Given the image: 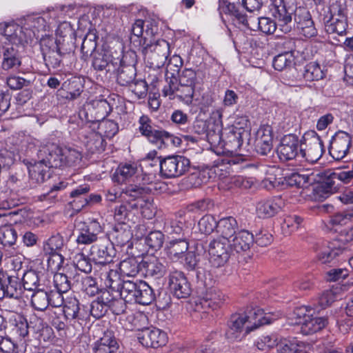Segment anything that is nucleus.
<instances>
[{
	"mask_svg": "<svg viewBox=\"0 0 353 353\" xmlns=\"http://www.w3.org/2000/svg\"><path fill=\"white\" fill-rule=\"evenodd\" d=\"M270 12L274 20L269 17H248L242 29L260 30L266 34H273L277 28L284 34L292 31L294 28L292 10L286 7L283 0H274Z\"/></svg>",
	"mask_w": 353,
	"mask_h": 353,
	"instance_id": "f257e3e1",
	"label": "nucleus"
},
{
	"mask_svg": "<svg viewBox=\"0 0 353 353\" xmlns=\"http://www.w3.org/2000/svg\"><path fill=\"white\" fill-rule=\"evenodd\" d=\"M271 323L270 317L260 308H254L248 313H235L228 321L226 337L231 341L240 340L242 336L263 325Z\"/></svg>",
	"mask_w": 353,
	"mask_h": 353,
	"instance_id": "f03ea898",
	"label": "nucleus"
},
{
	"mask_svg": "<svg viewBox=\"0 0 353 353\" xmlns=\"http://www.w3.org/2000/svg\"><path fill=\"white\" fill-rule=\"evenodd\" d=\"M138 123L139 132L160 150L170 146L177 147L181 143L180 138L163 129L155 128L152 120L147 115H142Z\"/></svg>",
	"mask_w": 353,
	"mask_h": 353,
	"instance_id": "7ed1b4c3",
	"label": "nucleus"
},
{
	"mask_svg": "<svg viewBox=\"0 0 353 353\" xmlns=\"http://www.w3.org/2000/svg\"><path fill=\"white\" fill-rule=\"evenodd\" d=\"M142 46L144 59L150 68L159 69L165 65L170 54V44L167 41L159 39L153 43L147 42L145 37Z\"/></svg>",
	"mask_w": 353,
	"mask_h": 353,
	"instance_id": "20e7f679",
	"label": "nucleus"
},
{
	"mask_svg": "<svg viewBox=\"0 0 353 353\" xmlns=\"http://www.w3.org/2000/svg\"><path fill=\"white\" fill-rule=\"evenodd\" d=\"M324 152L321 139L314 131L305 132L301 139L300 156L307 161L316 163Z\"/></svg>",
	"mask_w": 353,
	"mask_h": 353,
	"instance_id": "39448f33",
	"label": "nucleus"
},
{
	"mask_svg": "<svg viewBox=\"0 0 353 353\" xmlns=\"http://www.w3.org/2000/svg\"><path fill=\"white\" fill-rule=\"evenodd\" d=\"M160 172L165 178H176L184 174L190 168V160L181 155H171L160 160Z\"/></svg>",
	"mask_w": 353,
	"mask_h": 353,
	"instance_id": "423d86ee",
	"label": "nucleus"
},
{
	"mask_svg": "<svg viewBox=\"0 0 353 353\" xmlns=\"http://www.w3.org/2000/svg\"><path fill=\"white\" fill-rule=\"evenodd\" d=\"M312 309L309 307H301L297 310L299 316L300 330L304 335L312 334L323 329L327 323L324 317L314 316Z\"/></svg>",
	"mask_w": 353,
	"mask_h": 353,
	"instance_id": "0eeeda50",
	"label": "nucleus"
},
{
	"mask_svg": "<svg viewBox=\"0 0 353 353\" xmlns=\"http://www.w3.org/2000/svg\"><path fill=\"white\" fill-rule=\"evenodd\" d=\"M168 288L174 296L187 299L192 293L191 284L182 271L174 270L168 275Z\"/></svg>",
	"mask_w": 353,
	"mask_h": 353,
	"instance_id": "6e6552de",
	"label": "nucleus"
},
{
	"mask_svg": "<svg viewBox=\"0 0 353 353\" xmlns=\"http://www.w3.org/2000/svg\"><path fill=\"white\" fill-rule=\"evenodd\" d=\"M229 243L224 239H213L209 244V261L214 268L223 266L229 260Z\"/></svg>",
	"mask_w": 353,
	"mask_h": 353,
	"instance_id": "1a4fd4ad",
	"label": "nucleus"
},
{
	"mask_svg": "<svg viewBox=\"0 0 353 353\" xmlns=\"http://www.w3.org/2000/svg\"><path fill=\"white\" fill-rule=\"evenodd\" d=\"M38 158L46 168H63V148L54 143L46 145L39 150Z\"/></svg>",
	"mask_w": 353,
	"mask_h": 353,
	"instance_id": "9d476101",
	"label": "nucleus"
},
{
	"mask_svg": "<svg viewBox=\"0 0 353 353\" xmlns=\"http://www.w3.org/2000/svg\"><path fill=\"white\" fill-rule=\"evenodd\" d=\"M301 141L297 136L290 134L284 136L277 148L278 155L282 161L292 160L300 156Z\"/></svg>",
	"mask_w": 353,
	"mask_h": 353,
	"instance_id": "9b49d317",
	"label": "nucleus"
},
{
	"mask_svg": "<svg viewBox=\"0 0 353 353\" xmlns=\"http://www.w3.org/2000/svg\"><path fill=\"white\" fill-rule=\"evenodd\" d=\"M22 293L23 289L19 278L0 270V299L6 296L18 299Z\"/></svg>",
	"mask_w": 353,
	"mask_h": 353,
	"instance_id": "f8f14e48",
	"label": "nucleus"
},
{
	"mask_svg": "<svg viewBox=\"0 0 353 353\" xmlns=\"http://www.w3.org/2000/svg\"><path fill=\"white\" fill-rule=\"evenodd\" d=\"M100 223L92 220L88 223H81L78 226V235L76 241L79 245H89L97 240L98 235L102 232Z\"/></svg>",
	"mask_w": 353,
	"mask_h": 353,
	"instance_id": "ddd939ff",
	"label": "nucleus"
},
{
	"mask_svg": "<svg viewBox=\"0 0 353 353\" xmlns=\"http://www.w3.org/2000/svg\"><path fill=\"white\" fill-rule=\"evenodd\" d=\"M1 70L7 72L17 71L21 65L22 57L17 45L7 44L2 47Z\"/></svg>",
	"mask_w": 353,
	"mask_h": 353,
	"instance_id": "4468645a",
	"label": "nucleus"
},
{
	"mask_svg": "<svg viewBox=\"0 0 353 353\" xmlns=\"http://www.w3.org/2000/svg\"><path fill=\"white\" fill-rule=\"evenodd\" d=\"M352 143L351 136L343 131H339L333 137L330 146V153L336 160L344 158L349 152Z\"/></svg>",
	"mask_w": 353,
	"mask_h": 353,
	"instance_id": "2eb2a0df",
	"label": "nucleus"
},
{
	"mask_svg": "<svg viewBox=\"0 0 353 353\" xmlns=\"http://www.w3.org/2000/svg\"><path fill=\"white\" fill-rule=\"evenodd\" d=\"M64 318L74 323H77L82 325L89 319V314L84 307H81L79 301L75 298H70L63 307Z\"/></svg>",
	"mask_w": 353,
	"mask_h": 353,
	"instance_id": "dca6fc26",
	"label": "nucleus"
},
{
	"mask_svg": "<svg viewBox=\"0 0 353 353\" xmlns=\"http://www.w3.org/2000/svg\"><path fill=\"white\" fill-rule=\"evenodd\" d=\"M90 254L92 261L99 268H102L105 265H110L114 256L113 247L108 241L103 243H97L91 247Z\"/></svg>",
	"mask_w": 353,
	"mask_h": 353,
	"instance_id": "f3484780",
	"label": "nucleus"
},
{
	"mask_svg": "<svg viewBox=\"0 0 353 353\" xmlns=\"http://www.w3.org/2000/svg\"><path fill=\"white\" fill-rule=\"evenodd\" d=\"M138 339L143 346L153 348L164 346L168 342L167 334L157 328L143 330Z\"/></svg>",
	"mask_w": 353,
	"mask_h": 353,
	"instance_id": "a211bd4d",
	"label": "nucleus"
},
{
	"mask_svg": "<svg viewBox=\"0 0 353 353\" xmlns=\"http://www.w3.org/2000/svg\"><path fill=\"white\" fill-rule=\"evenodd\" d=\"M337 241L323 242L316 248L318 260L322 263H334L343 252Z\"/></svg>",
	"mask_w": 353,
	"mask_h": 353,
	"instance_id": "6ab92c4d",
	"label": "nucleus"
},
{
	"mask_svg": "<svg viewBox=\"0 0 353 353\" xmlns=\"http://www.w3.org/2000/svg\"><path fill=\"white\" fill-rule=\"evenodd\" d=\"M225 295L217 288L208 289L196 303L197 309L199 307L203 309L212 310L221 307L225 302Z\"/></svg>",
	"mask_w": 353,
	"mask_h": 353,
	"instance_id": "aec40b11",
	"label": "nucleus"
},
{
	"mask_svg": "<svg viewBox=\"0 0 353 353\" xmlns=\"http://www.w3.org/2000/svg\"><path fill=\"white\" fill-rule=\"evenodd\" d=\"M141 272L146 276H153L159 279L166 272L165 261L154 256L143 258L141 260Z\"/></svg>",
	"mask_w": 353,
	"mask_h": 353,
	"instance_id": "412c9836",
	"label": "nucleus"
},
{
	"mask_svg": "<svg viewBox=\"0 0 353 353\" xmlns=\"http://www.w3.org/2000/svg\"><path fill=\"white\" fill-rule=\"evenodd\" d=\"M0 34L5 37L10 45L27 43L23 27L15 23H0Z\"/></svg>",
	"mask_w": 353,
	"mask_h": 353,
	"instance_id": "4be33fe9",
	"label": "nucleus"
},
{
	"mask_svg": "<svg viewBox=\"0 0 353 353\" xmlns=\"http://www.w3.org/2000/svg\"><path fill=\"white\" fill-rule=\"evenodd\" d=\"M254 242V235L247 230H241L228 243L230 248L237 253L248 251Z\"/></svg>",
	"mask_w": 353,
	"mask_h": 353,
	"instance_id": "5701e85b",
	"label": "nucleus"
},
{
	"mask_svg": "<svg viewBox=\"0 0 353 353\" xmlns=\"http://www.w3.org/2000/svg\"><path fill=\"white\" fill-rule=\"evenodd\" d=\"M189 249V241L186 237L178 238L168 241L165 251L168 257L172 261H181Z\"/></svg>",
	"mask_w": 353,
	"mask_h": 353,
	"instance_id": "b1692460",
	"label": "nucleus"
},
{
	"mask_svg": "<svg viewBox=\"0 0 353 353\" xmlns=\"http://www.w3.org/2000/svg\"><path fill=\"white\" fill-rule=\"evenodd\" d=\"M119 343L112 331L106 330L100 339L94 343V353H116Z\"/></svg>",
	"mask_w": 353,
	"mask_h": 353,
	"instance_id": "393cba45",
	"label": "nucleus"
},
{
	"mask_svg": "<svg viewBox=\"0 0 353 353\" xmlns=\"http://www.w3.org/2000/svg\"><path fill=\"white\" fill-rule=\"evenodd\" d=\"M119 59H112L110 54L103 52H95L92 56V65L97 71L114 72L117 70Z\"/></svg>",
	"mask_w": 353,
	"mask_h": 353,
	"instance_id": "a878e982",
	"label": "nucleus"
},
{
	"mask_svg": "<svg viewBox=\"0 0 353 353\" xmlns=\"http://www.w3.org/2000/svg\"><path fill=\"white\" fill-rule=\"evenodd\" d=\"M25 31L27 43L32 41L34 37L39 38V32L46 31L48 25L46 19L42 17H28L23 26Z\"/></svg>",
	"mask_w": 353,
	"mask_h": 353,
	"instance_id": "bb28decb",
	"label": "nucleus"
},
{
	"mask_svg": "<svg viewBox=\"0 0 353 353\" xmlns=\"http://www.w3.org/2000/svg\"><path fill=\"white\" fill-rule=\"evenodd\" d=\"M128 54H123L121 60H119V67L117 81L122 86H128L135 80L137 74L136 68L133 62L126 63Z\"/></svg>",
	"mask_w": 353,
	"mask_h": 353,
	"instance_id": "cd10ccee",
	"label": "nucleus"
},
{
	"mask_svg": "<svg viewBox=\"0 0 353 353\" xmlns=\"http://www.w3.org/2000/svg\"><path fill=\"white\" fill-rule=\"evenodd\" d=\"M284 201L281 196L261 201L256 205L259 216L268 218L274 216L283 206Z\"/></svg>",
	"mask_w": 353,
	"mask_h": 353,
	"instance_id": "c85d7f7f",
	"label": "nucleus"
},
{
	"mask_svg": "<svg viewBox=\"0 0 353 353\" xmlns=\"http://www.w3.org/2000/svg\"><path fill=\"white\" fill-rule=\"evenodd\" d=\"M41 46L43 59L47 67L52 68H59L65 56L59 53L52 46L48 44L46 38L41 39Z\"/></svg>",
	"mask_w": 353,
	"mask_h": 353,
	"instance_id": "c756f323",
	"label": "nucleus"
},
{
	"mask_svg": "<svg viewBox=\"0 0 353 353\" xmlns=\"http://www.w3.org/2000/svg\"><path fill=\"white\" fill-rule=\"evenodd\" d=\"M256 151L262 155H266L272 148V134L270 126L259 128L256 139Z\"/></svg>",
	"mask_w": 353,
	"mask_h": 353,
	"instance_id": "7c9ffc66",
	"label": "nucleus"
},
{
	"mask_svg": "<svg viewBox=\"0 0 353 353\" xmlns=\"http://www.w3.org/2000/svg\"><path fill=\"white\" fill-rule=\"evenodd\" d=\"M99 270L101 271L100 277L104 281L106 287L112 291L119 292L121 288L123 281L121 280L117 270L112 269L110 265H105Z\"/></svg>",
	"mask_w": 353,
	"mask_h": 353,
	"instance_id": "2f4dec72",
	"label": "nucleus"
},
{
	"mask_svg": "<svg viewBox=\"0 0 353 353\" xmlns=\"http://www.w3.org/2000/svg\"><path fill=\"white\" fill-rule=\"evenodd\" d=\"M112 292L110 290H101V295L97 299L107 307L111 309L113 313L118 315L125 311V305L121 298L120 299H117Z\"/></svg>",
	"mask_w": 353,
	"mask_h": 353,
	"instance_id": "473e14b6",
	"label": "nucleus"
},
{
	"mask_svg": "<svg viewBox=\"0 0 353 353\" xmlns=\"http://www.w3.org/2000/svg\"><path fill=\"white\" fill-rule=\"evenodd\" d=\"M61 90L65 93L63 97L66 99H77L83 91V81L79 78L68 79L62 83Z\"/></svg>",
	"mask_w": 353,
	"mask_h": 353,
	"instance_id": "72a5a7b5",
	"label": "nucleus"
},
{
	"mask_svg": "<svg viewBox=\"0 0 353 353\" xmlns=\"http://www.w3.org/2000/svg\"><path fill=\"white\" fill-rule=\"evenodd\" d=\"M238 223L235 218L227 216L218 221L217 232L221 234L219 239L229 241L238 232Z\"/></svg>",
	"mask_w": 353,
	"mask_h": 353,
	"instance_id": "f704fd0d",
	"label": "nucleus"
},
{
	"mask_svg": "<svg viewBox=\"0 0 353 353\" xmlns=\"http://www.w3.org/2000/svg\"><path fill=\"white\" fill-rule=\"evenodd\" d=\"M88 110L97 121L103 120L110 112V106L108 102L103 99L92 100L88 105Z\"/></svg>",
	"mask_w": 353,
	"mask_h": 353,
	"instance_id": "c9c22d12",
	"label": "nucleus"
},
{
	"mask_svg": "<svg viewBox=\"0 0 353 353\" xmlns=\"http://www.w3.org/2000/svg\"><path fill=\"white\" fill-rule=\"evenodd\" d=\"M219 9L221 13L224 12L232 16L234 23L239 28H243L248 16L239 10L234 3H231L228 0H219Z\"/></svg>",
	"mask_w": 353,
	"mask_h": 353,
	"instance_id": "e433bc0d",
	"label": "nucleus"
},
{
	"mask_svg": "<svg viewBox=\"0 0 353 353\" xmlns=\"http://www.w3.org/2000/svg\"><path fill=\"white\" fill-rule=\"evenodd\" d=\"M310 348V345L296 339L285 340L278 345L279 353H305Z\"/></svg>",
	"mask_w": 353,
	"mask_h": 353,
	"instance_id": "4c0bfd02",
	"label": "nucleus"
},
{
	"mask_svg": "<svg viewBox=\"0 0 353 353\" xmlns=\"http://www.w3.org/2000/svg\"><path fill=\"white\" fill-rule=\"evenodd\" d=\"M63 237L57 234L52 236L44 245V250L52 256L53 260L59 261V264L63 262V256L58 253L63 246Z\"/></svg>",
	"mask_w": 353,
	"mask_h": 353,
	"instance_id": "58836bf2",
	"label": "nucleus"
},
{
	"mask_svg": "<svg viewBox=\"0 0 353 353\" xmlns=\"http://www.w3.org/2000/svg\"><path fill=\"white\" fill-rule=\"evenodd\" d=\"M139 289V281L134 282L133 281L123 280L119 294L122 301L126 303H135L137 301Z\"/></svg>",
	"mask_w": 353,
	"mask_h": 353,
	"instance_id": "ea45409f",
	"label": "nucleus"
},
{
	"mask_svg": "<svg viewBox=\"0 0 353 353\" xmlns=\"http://www.w3.org/2000/svg\"><path fill=\"white\" fill-rule=\"evenodd\" d=\"M27 343L21 339L14 342L10 338L0 336V350L5 353H25Z\"/></svg>",
	"mask_w": 353,
	"mask_h": 353,
	"instance_id": "a19ab883",
	"label": "nucleus"
},
{
	"mask_svg": "<svg viewBox=\"0 0 353 353\" xmlns=\"http://www.w3.org/2000/svg\"><path fill=\"white\" fill-rule=\"evenodd\" d=\"M141 261L139 262L135 257H130L121 261L119 270L121 273L127 276L134 277L141 272Z\"/></svg>",
	"mask_w": 353,
	"mask_h": 353,
	"instance_id": "79ce46f5",
	"label": "nucleus"
},
{
	"mask_svg": "<svg viewBox=\"0 0 353 353\" xmlns=\"http://www.w3.org/2000/svg\"><path fill=\"white\" fill-rule=\"evenodd\" d=\"M46 39H47L48 44L52 46L63 56L71 53L74 50V43L72 42V37L68 38L61 37L56 39H54L52 37Z\"/></svg>",
	"mask_w": 353,
	"mask_h": 353,
	"instance_id": "37998d69",
	"label": "nucleus"
},
{
	"mask_svg": "<svg viewBox=\"0 0 353 353\" xmlns=\"http://www.w3.org/2000/svg\"><path fill=\"white\" fill-rule=\"evenodd\" d=\"M112 236L118 245L123 246L130 241L132 234L128 225L119 223L113 228Z\"/></svg>",
	"mask_w": 353,
	"mask_h": 353,
	"instance_id": "c03bdc74",
	"label": "nucleus"
},
{
	"mask_svg": "<svg viewBox=\"0 0 353 353\" xmlns=\"http://www.w3.org/2000/svg\"><path fill=\"white\" fill-rule=\"evenodd\" d=\"M341 186V183L339 181L336 172L332 170H327L324 173V179L322 181L320 188H321L325 193H333L336 192Z\"/></svg>",
	"mask_w": 353,
	"mask_h": 353,
	"instance_id": "a18cd8bd",
	"label": "nucleus"
},
{
	"mask_svg": "<svg viewBox=\"0 0 353 353\" xmlns=\"http://www.w3.org/2000/svg\"><path fill=\"white\" fill-rule=\"evenodd\" d=\"M244 133L245 131L241 128H232L227 134L225 145L232 151H237L243 144Z\"/></svg>",
	"mask_w": 353,
	"mask_h": 353,
	"instance_id": "49530a36",
	"label": "nucleus"
},
{
	"mask_svg": "<svg viewBox=\"0 0 353 353\" xmlns=\"http://www.w3.org/2000/svg\"><path fill=\"white\" fill-rule=\"evenodd\" d=\"M347 27V17L330 18L325 25V28L328 34H337L343 35L345 33Z\"/></svg>",
	"mask_w": 353,
	"mask_h": 353,
	"instance_id": "de8ad7c7",
	"label": "nucleus"
},
{
	"mask_svg": "<svg viewBox=\"0 0 353 353\" xmlns=\"http://www.w3.org/2000/svg\"><path fill=\"white\" fill-rule=\"evenodd\" d=\"M31 303L37 310L43 311L49 306L48 292L37 289L31 296Z\"/></svg>",
	"mask_w": 353,
	"mask_h": 353,
	"instance_id": "09e8293b",
	"label": "nucleus"
},
{
	"mask_svg": "<svg viewBox=\"0 0 353 353\" xmlns=\"http://www.w3.org/2000/svg\"><path fill=\"white\" fill-rule=\"evenodd\" d=\"M135 303L141 305H149L154 299L152 289L145 281L139 280V289Z\"/></svg>",
	"mask_w": 353,
	"mask_h": 353,
	"instance_id": "8fccbe9b",
	"label": "nucleus"
},
{
	"mask_svg": "<svg viewBox=\"0 0 353 353\" xmlns=\"http://www.w3.org/2000/svg\"><path fill=\"white\" fill-rule=\"evenodd\" d=\"M136 171L137 168L131 164L120 165L113 175V180L119 183H125Z\"/></svg>",
	"mask_w": 353,
	"mask_h": 353,
	"instance_id": "3c124183",
	"label": "nucleus"
},
{
	"mask_svg": "<svg viewBox=\"0 0 353 353\" xmlns=\"http://www.w3.org/2000/svg\"><path fill=\"white\" fill-rule=\"evenodd\" d=\"M39 281V275L37 272L32 270L26 272L22 278L23 289L33 292L40 289Z\"/></svg>",
	"mask_w": 353,
	"mask_h": 353,
	"instance_id": "603ef678",
	"label": "nucleus"
},
{
	"mask_svg": "<svg viewBox=\"0 0 353 353\" xmlns=\"http://www.w3.org/2000/svg\"><path fill=\"white\" fill-rule=\"evenodd\" d=\"M194 93V88L188 85H183L179 82V85L172 96V99L177 98L185 104H190L192 102Z\"/></svg>",
	"mask_w": 353,
	"mask_h": 353,
	"instance_id": "864d4df0",
	"label": "nucleus"
},
{
	"mask_svg": "<svg viewBox=\"0 0 353 353\" xmlns=\"http://www.w3.org/2000/svg\"><path fill=\"white\" fill-rule=\"evenodd\" d=\"M294 61V55L290 52H281L273 59V67L279 71L290 68Z\"/></svg>",
	"mask_w": 353,
	"mask_h": 353,
	"instance_id": "5fc2aeb1",
	"label": "nucleus"
},
{
	"mask_svg": "<svg viewBox=\"0 0 353 353\" xmlns=\"http://www.w3.org/2000/svg\"><path fill=\"white\" fill-rule=\"evenodd\" d=\"M17 239V233L11 225H6L0 228V243L3 246H12Z\"/></svg>",
	"mask_w": 353,
	"mask_h": 353,
	"instance_id": "6e6d98bb",
	"label": "nucleus"
},
{
	"mask_svg": "<svg viewBox=\"0 0 353 353\" xmlns=\"http://www.w3.org/2000/svg\"><path fill=\"white\" fill-rule=\"evenodd\" d=\"M330 223L335 226H346L353 224V211L339 212L330 217Z\"/></svg>",
	"mask_w": 353,
	"mask_h": 353,
	"instance_id": "4d7b16f0",
	"label": "nucleus"
},
{
	"mask_svg": "<svg viewBox=\"0 0 353 353\" xmlns=\"http://www.w3.org/2000/svg\"><path fill=\"white\" fill-rule=\"evenodd\" d=\"M199 231L205 234H210L215 229L217 230L218 221L210 214L203 216L198 223Z\"/></svg>",
	"mask_w": 353,
	"mask_h": 353,
	"instance_id": "13d9d810",
	"label": "nucleus"
},
{
	"mask_svg": "<svg viewBox=\"0 0 353 353\" xmlns=\"http://www.w3.org/2000/svg\"><path fill=\"white\" fill-rule=\"evenodd\" d=\"M323 72L319 64L310 63L305 65L303 77L306 81H317L323 79Z\"/></svg>",
	"mask_w": 353,
	"mask_h": 353,
	"instance_id": "bf43d9fd",
	"label": "nucleus"
},
{
	"mask_svg": "<svg viewBox=\"0 0 353 353\" xmlns=\"http://www.w3.org/2000/svg\"><path fill=\"white\" fill-rule=\"evenodd\" d=\"M44 163L39 159L31 168L29 169V174L30 179L37 183H41L44 182L46 177V168H43Z\"/></svg>",
	"mask_w": 353,
	"mask_h": 353,
	"instance_id": "052dcab7",
	"label": "nucleus"
},
{
	"mask_svg": "<svg viewBox=\"0 0 353 353\" xmlns=\"http://www.w3.org/2000/svg\"><path fill=\"white\" fill-rule=\"evenodd\" d=\"M302 221V218L297 215L287 216L282 224V230L286 235H290L299 228Z\"/></svg>",
	"mask_w": 353,
	"mask_h": 353,
	"instance_id": "680f3d73",
	"label": "nucleus"
},
{
	"mask_svg": "<svg viewBox=\"0 0 353 353\" xmlns=\"http://www.w3.org/2000/svg\"><path fill=\"white\" fill-rule=\"evenodd\" d=\"M81 290L89 296H94L99 292V288L96 280L89 276L81 279Z\"/></svg>",
	"mask_w": 353,
	"mask_h": 353,
	"instance_id": "e2e57ef3",
	"label": "nucleus"
},
{
	"mask_svg": "<svg viewBox=\"0 0 353 353\" xmlns=\"http://www.w3.org/2000/svg\"><path fill=\"white\" fill-rule=\"evenodd\" d=\"M338 298V289L332 288L323 291L318 299V303L319 306L323 309L325 308L334 302Z\"/></svg>",
	"mask_w": 353,
	"mask_h": 353,
	"instance_id": "0e129e2a",
	"label": "nucleus"
},
{
	"mask_svg": "<svg viewBox=\"0 0 353 353\" xmlns=\"http://www.w3.org/2000/svg\"><path fill=\"white\" fill-rule=\"evenodd\" d=\"M6 83L11 90H17L30 86L32 81L20 76L11 74L6 78Z\"/></svg>",
	"mask_w": 353,
	"mask_h": 353,
	"instance_id": "69168bd1",
	"label": "nucleus"
},
{
	"mask_svg": "<svg viewBox=\"0 0 353 353\" xmlns=\"http://www.w3.org/2000/svg\"><path fill=\"white\" fill-rule=\"evenodd\" d=\"M199 71L196 72L191 68H185L179 76V82L195 88Z\"/></svg>",
	"mask_w": 353,
	"mask_h": 353,
	"instance_id": "338daca9",
	"label": "nucleus"
},
{
	"mask_svg": "<svg viewBox=\"0 0 353 353\" xmlns=\"http://www.w3.org/2000/svg\"><path fill=\"white\" fill-rule=\"evenodd\" d=\"M145 241L150 248L159 250L163 244L164 235L160 231H152L146 236Z\"/></svg>",
	"mask_w": 353,
	"mask_h": 353,
	"instance_id": "774afa93",
	"label": "nucleus"
}]
</instances>
